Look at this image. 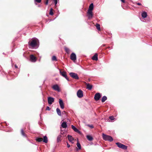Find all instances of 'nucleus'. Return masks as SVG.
I'll use <instances>...</instances> for the list:
<instances>
[{"instance_id": "nucleus-1", "label": "nucleus", "mask_w": 152, "mask_h": 152, "mask_svg": "<svg viewBox=\"0 0 152 152\" xmlns=\"http://www.w3.org/2000/svg\"><path fill=\"white\" fill-rule=\"evenodd\" d=\"M28 45L30 48H37L39 47V41L36 38H33L28 42Z\"/></svg>"}, {"instance_id": "nucleus-2", "label": "nucleus", "mask_w": 152, "mask_h": 152, "mask_svg": "<svg viewBox=\"0 0 152 152\" xmlns=\"http://www.w3.org/2000/svg\"><path fill=\"white\" fill-rule=\"evenodd\" d=\"M93 4L91 3L89 6V9L87 12L88 16V18L91 19L92 18L93 14L92 10L93 9Z\"/></svg>"}, {"instance_id": "nucleus-3", "label": "nucleus", "mask_w": 152, "mask_h": 152, "mask_svg": "<svg viewBox=\"0 0 152 152\" xmlns=\"http://www.w3.org/2000/svg\"><path fill=\"white\" fill-rule=\"evenodd\" d=\"M103 139L106 141H108L110 142L113 140V138L110 136L104 134H103L102 135Z\"/></svg>"}, {"instance_id": "nucleus-4", "label": "nucleus", "mask_w": 152, "mask_h": 152, "mask_svg": "<svg viewBox=\"0 0 152 152\" xmlns=\"http://www.w3.org/2000/svg\"><path fill=\"white\" fill-rule=\"evenodd\" d=\"M43 139L40 137H38L36 138V140L38 142H41L43 141V142L47 143L48 142V139L47 137L46 136H44L43 137Z\"/></svg>"}, {"instance_id": "nucleus-5", "label": "nucleus", "mask_w": 152, "mask_h": 152, "mask_svg": "<svg viewBox=\"0 0 152 152\" xmlns=\"http://www.w3.org/2000/svg\"><path fill=\"white\" fill-rule=\"evenodd\" d=\"M116 144L117 146L119 148H121L124 150H126L127 149V147L124 144H123L120 142H116Z\"/></svg>"}, {"instance_id": "nucleus-6", "label": "nucleus", "mask_w": 152, "mask_h": 152, "mask_svg": "<svg viewBox=\"0 0 152 152\" xmlns=\"http://www.w3.org/2000/svg\"><path fill=\"white\" fill-rule=\"evenodd\" d=\"M69 75L72 78L76 79H78L79 77L77 74L74 72H70L69 73Z\"/></svg>"}, {"instance_id": "nucleus-7", "label": "nucleus", "mask_w": 152, "mask_h": 152, "mask_svg": "<svg viewBox=\"0 0 152 152\" xmlns=\"http://www.w3.org/2000/svg\"><path fill=\"white\" fill-rule=\"evenodd\" d=\"M60 75L64 77L68 81H69L68 78L67 77L66 72L64 71H62L60 69L59 70Z\"/></svg>"}, {"instance_id": "nucleus-8", "label": "nucleus", "mask_w": 152, "mask_h": 152, "mask_svg": "<svg viewBox=\"0 0 152 152\" xmlns=\"http://www.w3.org/2000/svg\"><path fill=\"white\" fill-rule=\"evenodd\" d=\"M77 97L79 98H81L83 96V91L81 90H78L77 93Z\"/></svg>"}, {"instance_id": "nucleus-9", "label": "nucleus", "mask_w": 152, "mask_h": 152, "mask_svg": "<svg viewBox=\"0 0 152 152\" xmlns=\"http://www.w3.org/2000/svg\"><path fill=\"white\" fill-rule=\"evenodd\" d=\"M53 89L56 91H57L58 92L60 91L59 87L58 86L57 84H56L53 85L52 87Z\"/></svg>"}, {"instance_id": "nucleus-10", "label": "nucleus", "mask_w": 152, "mask_h": 152, "mask_svg": "<svg viewBox=\"0 0 152 152\" xmlns=\"http://www.w3.org/2000/svg\"><path fill=\"white\" fill-rule=\"evenodd\" d=\"M48 103L50 104H51L54 101V99L53 98L49 97L48 98Z\"/></svg>"}, {"instance_id": "nucleus-11", "label": "nucleus", "mask_w": 152, "mask_h": 152, "mask_svg": "<svg viewBox=\"0 0 152 152\" xmlns=\"http://www.w3.org/2000/svg\"><path fill=\"white\" fill-rule=\"evenodd\" d=\"M30 60L31 61L34 62L36 61L37 58L34 55H31L30 56Z\"/></svg>"}, {"instance_id": "nucleus-12", "label": "nucleus", "mask_w": 152, "mask_h": 152, "mask_svg": "<svg viewBox=\"0 0 152 152\" xmlns=\"http://www.w3.org/2000/svg\"><path fill=\"white\" fill-rule=\"evenodd\" d=\"M101 97V95L99 93H96L94 96V98L96 101L98 100Z\"/></svg>"}, {"instance_id": "nucleus-13", "label": "nucleus", "mask_w": 152, "mask_h": 152, "mask_svg": "<svg viewBox=\"0 0 152 152\" xmlns=\"http://www.w3.org/2000/svg\"><path fill=\"white\" fill-rule=\"evenodd\" d=\"M71 59L73 61H75L76 59V57L75 54L74 53H72L70 55Z\"/></svg>"}, {"instance_id": "nucleus-14", "label": "nucleus", "mask_w": 152, "mask_h": 152, "mask_svg": "<svg viewBox=\"0 0 152 152\" xmlns=\"http://www.w3.org/2000/svg\"><path fill=\"white\" fill-rule=\"evenodd\" d=\"M59 104L61 108L62 109H63L64 108V103L62 100L61 99H59Z\"/></svg>"}, {"instance_id": "nucleus-15", "label": "nucleus", "mask_w": 152, "mask_h": 152, "mask_svg": "<svg viewBox=\"0 0 152 152\" xmlns=\"http://www.w3.org/2000/svg\"><path fill=\"white\" fill-rule=\"evenodd\" d=\"M67 137L68 138L70 142H71L72 143H73V142H72L74 140V139L72 136L71 135H68L67 136Z\"/></svg>"}, {"instance_id": "nucleus-16", "label": "nucleus", "mask_w": 152, "mask_h": 152, "mask_svg": "<svg viewBox=\"0 0 152 152\" xmlns=\"http://www.w3.org/2000/svg\"><path fill=\"white\" fill-rule=\"evenodd\" d=\"M72 129L75 132L78 133H80V132L79 130L74 126L72 125L71 126Z\"/></svg>"}, {"instance_id": "nucleus-17", "label": "nucleus", "mask_w": 152, "mask_h": 152, "mask_svg": "<svg viewBox=\"0 0 152 152\" xmlns=\"http://www.w3.org/2000/svg\"><path fill=\"white\" fill-rule=\"evenodd\" d=\"M142 17L143 18H146L147 16V13L145 12H143L142 13Z\"/></svg>"}, {"instance_id": "nucleus-18", "label": "nucleus", "mask_w": 152, "mask_h": 152, "mask_svg": "<svg viewBox=\"0 0 152 152\" xmlns=\"http://www.w3.org/2000/svg\"><path fill=\"white\" fill-rule=\"evenodd\" d=\"M62 137V136L61 135H60L58 136L57 138V142H58L61 141V138Z\"/></svg>"}, {"instance_id": "nucleus-19", "label": "nucleus", "mask_w": 152, "mask_h": 152, "mask_svg": "<svg viewBox=\"0 0 152 152\" xmlns=\"http://www.w3.org/2000/svg\"><path fill=\"white\" fill-rule=\"evenodd\" d=\"M61 126L64 128H66L67 127V125L65 122H63L61 124Z\"/></svg>"}, {"instance_id": "nucleus-20", "label": "nucleus", "mask_w": 152, "mask_h": 152, "mask_svg": "<svg viewBox=\"0 0 152 152\" xmlns=\"http://www.w3.org/2000/svg\"><path fill=\"white\" fill-rule=\"evenodd\" d=\"M97 56V54H95L92 57V59L94 60L97 61L98 60Z\"/></svg>"}, {"instance_id": "nucleus-21", "label": "nucleus", "mask_w": 152, "mask_h": 152, "mask_svg": "<svg viewBox=\"0 0 152 152\" xmlns=\"http://www.w3.org/2000/svg\"><path fill=\"white\" fill-rule=\"evenodd\" d=\"M86 137L88 140L90 141H92L93 139L92 136L90 135H87L86 136Z\"/></svg>"}, {"instance_id": "nucleus-22", "label": "nucleus", "mask_w": 152, "mask_h": 152, "mask_svg": "<svg viewBox=\"0 0 152 152\" xmlns=\"http://www.w3.org/2000/svg\"><path fill=\"white\" fill-rule=\"evenodd\" d=\"M56 112L57 113V114L59 116H61V111L58 108H57L56 109Z\"/></svg>"}, {"instance_id": "nucleus-23", "label": "nucleus", "mask_w": 152, "mask_h": 152, "mask_svg": "<svg viewBox=\"0 0 152 152\" xmlns=\"http://www.w3.org/2000/svg\"><path fill=\"white\" fill-rule=\"evenodd\" d=\"M86 86L87 88L89 90H91L92 88V86L89 84H87Z\"/></svg>"}, {"instance_id": "nucleus-24", "label": "nucleus", "mask_w": 152, "mask_h": 152, "mask_svg": "<svg viewBox=\"0 0 152 152\" xmlns=\"http://www.w3.org/2000/svg\"><path fill=\"white\" fill-rule=\"evenodd\" d=\"M107 99V97L106 96H104L102 98L101 101L103 102H104Z\"/></svg>"}, {"instance_id": "nucleus-25", "label": "nucleus", "mask_w": 152, "mask_h": 152, "mask_svg": "<svg viewBox=\"0 0 152 152\" xmlns=\"http://www.w3.org/2000/svg\"><path fill=\"white\" fill-rule=\"evenodd\" d=\"M96 28L98 30H100V25L99 24L97 23L96 24Z\"/></svg>"}, {"instance_id": "nucleus-26", "label": "nucleus", "mask_w": 152, "mask_h": 152, "mask_svg": "<svg viewBox=\"0 0 152 152\" xmlns=\"http://www.w3.org/2000/svg\"><path fill=\"white\" fill-rule=\"evenodd\" d=\"M21 134H22V135L23 136H24L25 137H26V135L24 133V131H23V129H21Z\"/></svg>"}, {"instance_id": "nucleus-27", "label": "nucleus", "mask_w": 152, "mask_h": 152, "mask_svg": "<svg viewBox=\"0 0 152 152\" xmlns=\"http://www.w3.org/2000/svg\"><path fill=\"white\" fill-rule=\"evenodd\" d=\"M77 146L78 147V149H80L81 148V145H80V143L78 142H77Z\"/></svg>"}, {"instance_id": "nucleus-28", "label": "nucleus", "mask_w": 152, "mask_h": 152, "mask_svg": "<svg viewBox=\"0 0 152 152\" xmlns=\"http://www.w3.org/2000/svg\"><path fill=\"white\" fill-rule=\"evenodd\" d=\"M64 49H65V50L66 52L67 53H69L70 50L68 48L66 47V48H64Z\"/></svg>"}, {"instance_id": "nucleus-29", "label": "nucleus", "mask_w": 152, "mask_h": 152, "mask_svg": "<svg viewBox=\"0 0 152 152\" xmlns=\"http://www.w3.org/2000/svg\"><path fill=\"white\" fill-rule=\"evenodd\" d=\"M49 14L50 15H52L53 14V9L52 8H51L50 10V12H49Z\"/></svg>"}, {"instance_id": "nucleus-30", "label": "nucleus", "mask_w": 152, "mask_h": 152, "mask_svg": "<svg viewBox=\"0 0 152 152\" xmlns=\"http://www.w3.org/2000/svg\"><path fill=\"white\" fill-rule=\"evenodd\" d=\"M52 61H56L57 60L56 58V56H53L52 58Z\"/></svg>"}, {"instance_id": "nucleus-31", "label": "nucleus", "mask_w": 152, "mask_h": 152, "mask_svg": "<svg viewBox=\"0 0 152 152\" xmlns=\"http://www.w3.org/2000/svg\"><path fill=\"white\" fill-rule=\"evenodd\" d=\"M109 118L111 120H113L114 119V118L113 116H111L109 117Z\"/></svg>"}, {"instance_id": "nucleus-32", "label": "nucleus", "mask_w": 152, "mask_h": 152, "mask_svg": "<svg viewBox=\"0 0 152 152\" xmlns=\"http://www.w3.org/2000/svg\"><path fill=\"white\" fill-rule=\"evenodd\" d=\"M35 1H36L38 3H39L41 2V0H35Z\"/></svg>"}, {"instance_id": "nucleus-33", "label": "nucleus", "mask_w": 152, "mask_h": 152, "mask_svg": "<svg viewBox=\"0 0 152 152\" xmlns=\"http://www.w3.org/2000/svg\"><path fill=\"white\" fill-rule=\"evenodd\" d=\"M54 2L55 3V5H56V4L57 3V0H54Z\"/></svg>"}, {"instance_id": "nucleus-34", "label": "nucleus", "mask_w": 152, "mask_h": 152, "mask_svg": "<svg viewBox=\"0 0 152 152\" xmlns=\"http://www.w3.org/2000/svg\"><path fill=\"white\" fill-rule=\"evenodd\" d=\"M88 126L90 127L91 128H94V126H93L92 125H88Z\"/></svg>"}, {"instance_id": "nucleus-35", "label": "nucleus", "mask_w": 152, "mask_h": 152, "mask_svg": "<svg viewBox=\"0 0 152 152\" xmlns=\"http://www.w3.org/2000/svg\"><path fill=\"white\" fill-rule=\"evenodd\" d=\"M50 109L49 107H47V108H46V110H50Z\"/></svg>"}, {"instance_id": "nucleus-36", "label": "nucleus", "mask_w": 152, "mask_h": 152, "mask_svg": "<svg viewBox=\"0 0 152 152\" xmlns=\"http://www.w3.org/2000/svg\"><path fill=\"white\" fill-rule=\"evenodd\" d=\"M48 1H49V0H46V1L45 2V4L46 5H48Z\"/></svg>"}, {"instance_id": "nucleus-37", "label": "nucleus", "mask_w": 152, "mask_h": 152, "mask_svg": "<svg viewBox=\"0 0 152 152\" xmlns=\"http://www.w3.org/2000/svg\"><path fill=\"white\" fill-rule=\"evenodd\" d=\"M70 145H69V144L67 143V147L68 148H69L70 147Z\"/></svg>"}, {"instance_id": "nucleus-38", "label": "nucleus", "mask_w": 152, "mask_h": 152, "mask_svg": "<svg viewBox=\"0 0 152 152\" xmlns=\"http://www.w3.org/2000/svg\"><path fill=\"white\" fill-rule=\"evenodd\" d=\"M137 4L138 5H141V4L140 3H138Z\"/></svg>"}, {"instance_id": "nucleus-39", "label": "nucleus", "mask_w": 152, "mask_h": 152, "mask_svg": "<svg viewBox=\"0 0 152 152\" xmlns=\"http://www.w3.org/2000/svg\"><path fill=\"white\" fill-rule=\"evenodd\" d=\"M121 0V1L122 2H123V3H125V0Z\"/></svg>"}, {"instance_id": "nucleus-40", "label": "nucleus", "mask_w": 152, "mask_h": 152, "mask_svg": "<svg viewBox=\"0 0 152 152\" xmlns=\"http://www.w3.org/2000/svg\"><path fill=\"white\" fill-rule=\"evenodd\" d=\"M15 68H18V66H17V65L15 64Z\"/></svg>"}, {"instance_id": "nucleus-41", "label": "nucleus", "mask_w": 152, "mask_h": 152, "mask_svg": "<svg viewBox=\"0 0 152 152\" xmlns=\"http://www.w3.org/2000/svg\"><path fill=\"white\" fill-rule=\"evenodd\" d=\"M65 113V111H64L62 113Z\"/></svg>"}, {"instance_id": "nucleus-42", "label": "nucleus", "mask_w": 152, "mask_h": 152, "mask_svg": "<svg viewBox=\"0 0 152 152\" xmlns=\"http://www.w3.org/2000/svg\"><path fill=\"white\" fill-rule=\"evenodd\" d=\"M61 134H63L62 133V132H61Z\"/></svg>"}]
</instances>
